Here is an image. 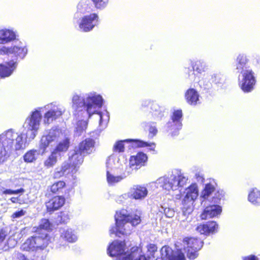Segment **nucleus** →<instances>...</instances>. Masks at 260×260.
<instances>
[{"label": "nucleus", "mask_w": 260, "mask_h": 260, "mask_svg": "<svg viewBox=\"0 0 260 260\" xmlns=\"http://www.w3.org/2000/svg\"><path fill=\"white\" fill-rule=\"evenodd\" d=\"M42 110L37 108L30 113L23 123L22 132L10 129L0 135V162L5 160L8 151L24 149L25 144L36 137L41 126Z\"/></svg>", "instance_id": "f257e3e1"}, {"label": "nucleus", "mask_w": 260, "mask_h": 260, "mask_svg": "<svg viewBox=\"0 0 260 260\" xmlns=\"http://www.w3.org/2000/svg\"><path fill=\"white\" fill-rule=\"evenodd\" d=\"M103 101L102 96L94 92L88 93L83 96L75 93L72 100L74 114L79 117L87 116L89 118L94 114V118L98 120L99 125L103 128L109 120V113L107 110L96 113L102 106Z\"/></svg>", "instance_id": "f03ea898"}, {"label": "nucleus", "mask_w": 260, "mask_h": 260, "mask_svg": "<svg viewBox=\"0 0 260 260\" xmlns=\"http://www.w3.org/2000/svg\"><path fill=\"white\" fill-rule=\"evenodd\" d=\"M115 218L116 226L110 230V233L119 237L122 235H129L134 227L139 224L141 221L140 212L128 214L127 211L124 209L117 211Z\"/></svg>", "instance_id": "7ed1b4c3"}, {"label": "nucleus", "mask_w": 260, "mask_h": 260, "mask_svg": "<svg viewBox=\"0 0 260 260\" xmlns=\"http://www.w3.org/2000/svg\"><path fill=\"white\" fill-rule=\"evenodd\" d=\"M62 136L61 131L59 128H52L47 135L42 137L39 143V149H32L25 153L23 155L24 161L28 163L35 162L40 155H42L46 153L48 147L54 145Z\"/></svg>", "instance_id": "20e7f679"}, {"label": "nucleus", "mask_w": 260, "mask_h": 260, "mask_svg": "<svg viewBox=\"0 0 260 260\" xmlns=\"http://www.w3.org/2000/svg\"><path fill=\"white\" fill-rule=\"evenodd\" d=\"M188 180V177L179 170H175L168 176L159 178L155 182L157 188L170 191L175 190L178 187L185 185Z\"/></svg>", "instance_id": "39448f33"}, {"label": "nucleus", "mask_w": 260, "mask_h": 260, "mask_svg": "<svg viewBox=\"0 0 260 260\" xmlns=\"http://www.w3.org/2000/svg\"><path fill=\"white\" fill-rule=\"evenodd\" d=\"M199 195L198 185L192 184L186 188L184 191L183 198L182 200V215L178 216V220L184 221L187 219L186 216L190 214L193 210V203Z\"/></svg>", "instance_id": "423d86ee"}, {"label": "nucleus", "mask_w": 260, "mask_h": 260, "mask_svg": "<svg viewBox=\"0 0 260 260\" xmlns=\"http://www.w3.org/2000/svg\"><path fill=\"white\" fill-rule=\"evenodd\" d=\"M138 247H133L131 252H125L124 243L116 240L112 242L109 246L107 252L111 256H116V260H131L132 257L136 256Z\"/></svg>", "instance_id": "0eeeda50"}, {"label": "nucleus", "mask_w": 260, "mask_h": 260, "mask_svg": "<svg viewBox=\"0 0 260 260\" xmlns=\"http://www.w3.org/2000/svg\"><path fill=\"white\" fill-rule=\"evenodd\" d=\"M223 197L222 191H217L212 198L211 204L207 206L201 215L202 219L218 217L222 211V208L218 204Z\"/></svg>", "instance_id": "6e6552de"}, {"label": "nucleus", "mask_w": 260, "mask_h": 260, "mask_svg": "<svg viewBox=\"0 0 260 260\" xmlns=\"http://www.w3.org/2000/svg\"><path fill=\"white\" fill-rule=\"evenodd\" d=\"M239 73L238 83L241 89L244 92H251L256 82L254 72L250 68H245L244 71Z\"/></svg>", "instance_id": "1a4fd4ad"}, {"label": "nucleus", "mask_w": 260, "mask_h": 260, "mask_svg": "<svg viewBox=\"0 0 260 260\" xmlns=\"http://www.w3.org/2000/svg\"><path fill=\"white\" fill-rule=\"evenodd\" d=\"M42 111H46L44 115L43 122L44 124H49L54 120L59 118L64 112V108L56 103H51L41 107Z\"/></svg>", "instance_id": "9d476101"}, {"label": "nucleus", "mask_w": 260, "mask_h": 260, "mask_svg": "<svg viewBox=\"0 0 260 260\" xmlns=\"http://www.w3.org/2000/svg\"><path fill=\"white\" fill-rule=\"evenodd\" d=\"M183 243L184 250L186 253L187 257L191 260L198 257V252L203 245V242L201 239L193 237L185 238Z\"/></svg>", "instance_id": "9b49d317"}, {"label": "nucleus", "mask_w": 260, "mask_h": 260, "mask_svg": "<svg viewBox=\"0 0 260 260\" xmlns=\"http://www.w3.org/2000/svg\"><path fill=\"white\" fill-rule=\"evenodd\" d=\"M27 53V49L21 42L15 44L10 47L3 46L0 48V55H13L15 57L23 58Z\"/></svg>", "instance_id": "f8f14e48"}, {"label": "nucleus", "mask_w": 260, "mask_h": 260, "mask_svg": "<svg viewBox=\"0 0 260 260\" xmlns=\"http://www.w3.org/2000/svg\"><path fill=\"white\" fill-rule=\"evenodd\" d=\"M133 142L134 146L140 147H148L151 150H154L155 148V144L153 143H148L138 140L126 139L124 140L118 141L115 143L113 146V151L117 152H122L124 151L125 142Z\"/></svg>", "instance_id": "ddd939ff"}, {"label": "nucleus", "mask_w": 260, "mask_h": 260, "mask_svg": "<svg viewBox=\"0 0 260 260\" xmlns=\"http://www.w3.org/2000/svg\"><path fill=\"white\" fill-rule=\"evenodd\" d=\"M161 257L155 260H185L184 253L181 249L173 251L171 248L164 246L161 249Z\"/></svg>", "instance_id": "4468645a"}, {"label": "nucleus", "mask_w": 260, "mask_h": 260, "mask_svg": "<svg viewBox=\"0 0 260 260\" xmlns=\"http://www.w3.org/2000/svg\"><path fill=\"white\" fill-rule=\"evenodd\" d=\"M98 16L96 14H91L83 17L79 23L80 29L84 32H87L96 25L98 22Z\"/></svg>", "instance_id": "2eb2a0df"}, {"label": "nucleus", "mask_w": 260, "mask_h": 260, "mask_svg": "<svg viewBox=\"0 0 260 260\" xmlns=\"http://www.w3.org/2000/svg\"><path fill=\"white\" fill-rule=\"evenodd\" d=\"M182 112L181 110H175L171 117V120L169 121L167 126L170 131H173V134L175 135L177 131L180 129L182 127Z\"/></svg>", "instance_id": "dca6fc26"}, {"label": "nucleus", "mask_w": 260, "mask_h": 260, "mask_svg": "<svg viewBox=\"0 0 260 260\" xmlns=\"http://www.w3.org/2000/svg\"><path fill=\"white\" fill-rule=\"evenodd\" d=\"M114 161L113 157H110L107 160V180L108 183L110 185H114L118 182H120L123 177L121 175L114 176L112 174L111 172L114 169L113 165Z\"/></svg>", "instance_id": "f3484780"}, {"label": "nucleus", "mask_w": 260, "mask_h": 260, "mask_svg": "<svg viewBox=\"0 0 260 260\" xmlns=\"http://www.w3.org/2000/svg\"><path fill=\"white\" fill-rule=\"evenodd\" d=\"M218 225L215 221H209L199 224L196 229V231L205 235L213 234L218 231Z\"/></svg>", "instance_id": "a211bd4d"}, {"label": "nucleus", "mask_w": 260, "mask_h": 260, "mask_svg": "<svg viewBox=\"0 0 260 260\" xmlns=\"http://www.w3.org/2000/svg\"><path fill=\"white\" fill-rule=\"evenodd\" d=\"M148 194L147 188L143 185H133L129 190V195L131 199L136 200H142L144 199Z\"/></svg>", "instance_id": "6ab92c4d"}, {"label": "nucleus", "mask_w": 260, "mask_h": 260, "mask_svg": "<svg viewBox=\"0 0 260 260\" xmlns=\"http://www.w3.org/2000/svg\"><path fill=\"white\" fill-rule=\"evenodd\" d=\"M17 66L16 61L13 59L5 64H0V77L6 78L12 75Z\"/></svg>", "instance_id": "aec40b11"}, {"label": "nucleus", "mask_w": 260, "mask_h": 260, "mask_svg": "<svg viewBox=\"0 0 260 260\" xmlns=\"http://www.w3.org/2000/svg\"><path fill=\"white\" fill-rule=\"evenodd\" d=\"M60 238L70 243H74L77 241L78 236L76 233L72 229L69 228H63L59 229Z\"/></svg>", "instance_id": "412c9836"}, {"label": "nucleus", "mask_w": 260, "mask_h": 260, "mask_svg": "<svg viewBox=\"0 0 260 260\" xmlns=\"http://www.w3.org/2000/svg\"><path fill=\"white\" fill-rule=\"evenodd\" d=\"M147 160V155L143 152H139L136 155L131 157L129 164L132 166H135V170H137L144 166Z\"/></svg>", "instance_id": "4be33fe9"}, {"label": "nucleus", "mask_w": 260, "mask_h": 260, "mask_svg": "<svg viewBox=\"0 0 260 260\" xmlns=\"http://www.w3.org/2000/svg\"><path fill=\"white\" fill-rule=\"evenodd\" d=\"M95 142L92 139H86L81 142L78 149L80 152L85 155L91 153L94 150Z\"/></svg>", "instance_id": "5701e85b"}, {"label": "nucleus", "mask_w": 260, "mask_h": 260, "mask_svg": "<svg viewBox=\"0 0 260 260\" xmlns=\"http://www.w3.org/2000/svg\"><path fill=\"white\" fill-rule=\"evenodd\" d=\"M84 155L80 152L78 148H76L73 152H71V155L69 156V161L74 167L75 172L77 171V167L83 161V156Z\"/></svg>", "instance_id": "b1692460"}, {"label": "nucleus", "mask_w": 260, "mask_h": 260, "mask_svg": "<svg viewBox=\"0 0 260 260\" xmlns=\"http://www.w3.org/2000/svg\"><path fill=\"white\" fill-rule=\"evenodd\" d=\"M65 199L62 196H56L46 203V205L48 211L56 210L64 204Z\"/></svg>", "instance_id": "393cba45"}, {"label": "nucleus", "mask_w": 260, "mask_h": 260, "mask_svg": "<svg viewBox=\"0 0 260 260\" xmlns=\"http://www.w3.org/2000/svg\"><path fill=\"white\" fill-rule=\"evenodd\" d=\"M34 238L36 240L38 249H43L49 244L50 238L47 233L43 232L34 236Z\"/></svg>", "instance_id": "a878e982"}, {"label": "nucleus", "mask_w": 260, "mask_h": 260, "mask_svg": "<svg viewBox=\"0 0 260 260\" xmlns=\"http://www.w3.org/2000/svg\"><path fill=\"white\" fill-rule=\"evenodd\" d=\"M16 39L14 31L8 29H0V44H6Z\"/></svg>", "instance_id": "bb28decb"}, {"label": "nucleus", "mask_w": 260, "mask_h": 260, "mask_svg": "<svg viewBox=\"0 0 260 260\" xmlns=\"http://www.w3.org/2000/svg\"><path fill=\"white\" fill-rule=\"evenodd\" d=\"M70 171L72 173L75 172L74 167H72L70 162H64L60 168H57L55 169L54 177V178H59L69 173Z\"/></svg>", "instance_id": "cd10ccee"}, {"label": "nucleus", "mask_w": 260, "mask_h": 260, "mask_svg": "<svg viewBox=\"0 0 260 260\" xmlns=\"http://www.w3.org/2000/svg\"><path fill=\"white\" fill-rule=\"evenodd\" d=\"M249 62L248 57L243 53L239 54L236 57L235 60L236 70L238 72H240L245 70L246 64Z\"/></svg>", "instance_id": "c85d7f7f"}, {"label": "nucleus", "mask_w": 260, "mask_h": 260, "mask_svg": "<svg viewBox=\"0 0 260 260\" xmlns=\"http://www.w3.org/2000/svg\"><path fill=\"white\" fill-rule=\"evenodd\" d=\"M185 98L189 105H196L200 103L199 93L193 88L187 90L185 93Z\"/></svg>", "instance_id": "c756f323"}, {"label": "nucleus", "mask_w": 260, "mask_h": 260, "mask_svg": "<svg viewBox=\"0 0 260 260\" xmlns=\"http://www.w3.org/2000/svg\"><path fill=\"white\" fill-rule=\"evenodd\" d=\"M70 143V138L69 137L65 136L63 139L58 143L53 151L58 155H59V153L64 152L67 151L69 148Z\"/></svg>", "instance_id": "7c9ffc66"}, {"label": "nucleus", "mask_w": 260, "mask_h": 260, "mask_svg": "<svg viewBox=\"0 0 260 260\" xmlns=\"http://www.w3.org/2000/svg\"><path fill=\"white\" fill-rule=\"evenodd\" d=\"M248 200L254 205H259L260 191L256 188L251 189L248 194Z\"/></svg>", "instance_id": "2f4dec72"}, {"label": "nucleus", "mask_w": 260, "mask_h": 260, "mask_svg": "<svg viewBox=\"0 0 260 260\" xmlns=\"http://www.w3.org/2000/svg\"><path fill=\"white\" fill-rule=\"evenodd\" d=\"M193 71L201 74L206 71L207 66L206 62L202 60H199L192 62L191 63Z\"/></svg>", "instance_id": "473e14b6"}, {"label": "nucleus", "mask_w": 260, "mask_h": 260, "mask_svg": "<svg viewBox=\"0 0 260 260\" xmlns=\"http://www.w3.org/2000/svg\"><path fill=\"white\" fill-rule=\"evenodd\" d=\"M215 185L212 183H208L206 185L204 190L202 192L201 197L205 200H209L210 196L215 191Z\"/></svg>", "instance_id": "72a5a7b5"}, {"label": "nucleus", "mask_w": 260, "mask_h": 260, "mask_svg": "<svg viewBox=\"0 0 260 260\" xmlns=\"http://www.w3.org/2000/svg\"><path fill=\"white\" fill-rule=\"evenodd\" d=\"M23 249L29 251V250H36L38 249L37 243L36 240H35L34 237H31L28 238L22 245Z\"/></svg>", "instance_id": "f704fd0d"}, {"label": "nucleus", "mask_w": 260, "mask_h": 260, "mask_svg": "<svg viewBox=\"0 0 260 260\" xmlns=\"http://www.w3.org/2000/svg\"><path fill=\"white\" fill-rule=\"evenodd\" d=\"M91 8L89 6V1L87 0L81 1L77 5V14L78 13L84 14L90 11Z\"/></svg>", "instance_id": "c9c22d12"}, {"label": "nucleus", "mask_w": 260, "mask_h": 260, "mask_svg": "<svg viewBox=\"0 0 260 260\" xmlns=\"http://www.w3.org/2000/svg\"><path fill=\"white\" fill-rule=\"evenodd\" d=\"M59 155L52 151L51 154L44 160V165L47 168L53 167L57 162V158Z\"/></svg>", "instance_id": "e433bc0d"}, {"label": "nucleus", "mask_w": 260, "mask_h": 260, "mask_svg": "<svg viewBox=\"0 0 260 260\" xmlns=\"http://www.w3.org/2000/svg\"><path fill=\"white\" fill-rule=\"evenodd\" d=\"M87 123L85 120H79L77 122L75 128V135L79 137L82 135L86 128Z\"/></svg>", "instance_id": "4c0bfd02"}, {"label": "nucleus", "mask_w": 260, "mask_h": 260, "mask_svg": "<svg viewBox=\"0 0 260 260\" xmlns=\"http://www.w3.org/2000/svg\"><path fill=\"white\" fill-rule=\"evenodd\" d=\"M152 114L156 120H160L163 116V111L157 104H153L151 106Z\"/></svg>", "instance_id": "58836bf2"}, {"label": "nucleus", "mask_w": 260, "mask_h": 260, "mask_svg": "<svg viewBox=\"0 0 260 260\" xmlns=\"http://www.w3.org/2000/svg\"><path fill=\"white\" fill-rule=\"evenodd\" d=\"M64 186L65 183L63 181H58L51 186L50 190L53 193L60 192L62 191Z\"/></svg>", "instance_id": "ea45409f"}, {"label": "nucleus", "mask_w": 260, "mask_h": 260, "mask_svg": "<svg viewBox=\"0 0 260 260\" xmlns=\"http://www.w3.org/2000/svg\"><path fill=\"white\" fill-rule=\"evenodd\" d=\"M98 9H104L107 6L109 0H91Z\"/></svg>", "instance_id": "a19ab883"}, {"label": "nucleus", "mask_w": 260, "mask_h": 260, "mask_svg": "<svg viewBox=\"0 0 260 260\" xmlns=\"http://www.w3.org/2000/svg\"><path fill=\"white\" fill-rule=\"evenodd\" d=\"M212 80L216 84H222L224 81V77L220 73H215L212 75Z\"/></svg>", "instance_id": "79ce46f5"}, {"label": "nucleus", "mask_w": 260, "mask_h": 260, "mask_svg": "<svg viewBox=\"0 0 260 260\" xmlns=\"http://www.w3.org/2000/svg\"><path fill=\"white\" fill-rule=\"evenodd\" d=\"M159 211L164 212L165 215L169 218L172 217L174 215V210L170 208L161 206L159 209Z\"/></svg>", "instance_id": "37998d69"}, {"label": "nucleus", "mask_w": 260, "mask_h": 260, "mask_svg": "<svg viewBox=\"0 0 260 260\" xmlns=\"http://www.w3.org/2000/svg\"><path fill=\"white\" fill-rule=\"evenodd\" d=\"M58 219L61 223H67L70 220V215L68 212H62L58 216Z\"/></svg>", "instance_id": "c03bdc74"}, {"label": "nucleus", "mask_w": 260, "mask_h": 260, "mask_svg": "<svg viewBox=\"0 0 260 260\" xmlns=\"http://www.w3.org/2000/svg\"><path fill=\"white\" fill-rule=\"evenodd\" d=\"M51 224L49 221L47 219H43L41 221L39 225L40 230H44L45 231L44 232L47 233V231L50 229Z\"/></svg>", "instance_id": "a18cd8bd"}, {"label": "nucleus", "mask_w": 260, "mask_h": 260, "mask_svg": "<svg viewBox=\"0 0 260 260\" xmlns=\"http://www.w3.org/2000/svg\"><path fill=\"white\" fill-rule=\"evenodd\" d=\"M24 192L23 188H20L17 190H12L10 189H4L3 194H17L19 193H23Z\"/></svg>", "instance_id": "49530a36"}, {"label": "nucleus", "mask_w": 260, "mask_h": 260, "mask_svg": "<svg viewBox=\"0 0 260 260\" xmlns=\"http://www.w3.org/2000/svg\"><path fill=\"white\" fill-rule=\"evenodd\" d=\"M134 170H135V166H132L130 164L129 166L126 167L124 172L121 175L123 177V179L132 174Z\"/></svg>", "instance_id": "de8ad7c7"}, {"label": "nucleus", "mask_w": 260, "mask_h": 260, "mask_svg": "<svg viewBox=\"0 0 260 260\" xmlns=\"http://www.w3.org/2000/svg\"><path fill=\"white\" fill-rule=\"evenodd\" d=\"M148 252L150 253V255H153V253L156 251L157 247L154 244H150L147 245Z\"/></svg>", "instance_id": "09e8293b"}, {"label": "nucleus", "mask_w": 260, "mask_h": 260, "mask_svg": "<svg viewBox=\"0 0 260 260\" xmlns=\"http://www.w3.org/2000/svg\"><path fill=\"white\" fill-rule=\"evenodd\" d=\"M128 198H131V196L129 195V191L119 197L117 199V202H119L120 203H122L125 200Z\"/></svg>", "instance_id": "8fccbe9b"}, {"label": "nucleus", "mask_w": 260, "mask_h": 260, "mask_svg": "<svg viewBox=\"0 0 260 260\" xmlns=\"http://www.w3.org/2000/svg\"><path fill=\"white\" fill-rule=\"evenodd\" d=\"M25 213V211H24L23 210H21L20 211H17V212H15V213H14L12 215V217L13 218H19V217L24 215Z\"/></svg>", "instance_id": "3c124183"}, {"label": "nucleus", "mask_w": 260, "mask_h": 260, "mask_svg": "<svg viewBox=\"0 0 260 260\" xmlns=\"http://www.w3.org/2000/svg\"><path fill=\"white\" fill-rule=\"evenodd\" d=\"M139 248H138V250L136 251V252L137 253L136 256H135L134 257H132L131 260L133 259V258H135L134 260H147V259L144 255H139Z\"/></svg>", "instance_id": "603ef678"}, {"label": "nucleus", "mask_w": 260, "mask_h": 260, "mask_svg": "<svg viewBox=\"0 0 260 260\" xmlns=\"http://www.w3.org/2000/svg\"><path fill=\"white\" fill-rule=\"evenodd\" d=\"M149 135H151V137L154 136L157 132V130L156 128V127L155 126H151L149 127Z\"/></svg>", "instance_id": "864d4df0"}, {"label": "nucleus", "mask_w": 260, "mask_h": 260, "mask_svg": "<svg viewBox=\"0 0 260 260\" xmlns=\"http://www.w3.org/2000/svg\"><path fill=\"white\" fill-rule=\"evenodd\" d=\"M6 235V232L3 230H1L0 232V243L5 240Z\"/></svg>", "instance_id": "5fc2aeb1"}, {"label": "nucleus", "mask_w": 260, "mask_h": 260, "mask_svg": "<svg viewBox=\"0 0 260 260\" xmlns=\"http://www.w3.org/2000/svg\"><path fill=\"white\" fill-rule=\"evenodd\" d=\"M18 258L19 260H29L22 254L18 255Z\"/></svg>", "instance_id": "6e6d98bb"}, {"label": "nucleus", "mask_w": 260, "mask_h": 260, "mask_svg": "<svg viewBox=\"0 0 260 260\" xmlns=\"http://www.w3.org/2000/svg\"><path fill=\"white\" fill-rule=\"evenodd\" d=\"M10 200L11 201V202L12 203H15L17 202L18 199L17 198L13 197V198H11Z\"/></svg>", "instance_id": "4d7b16f0"}, {"label": "nucleus", "mask_w": 260, "mask_h": 260, "mask_svg": "<svg viewBox=\"0 0 260 260\" xmlns=\"http://www.w3.org/2000/svg\"><path fill=\"white\" fill-rule=\"evenodd\" d=\"M11 242H13L14 243H15V241L13 239H12V238H9V240H8V246L9 247H12V245H9V243Z\"/></svg>", "instance_id": "13d9d810"}, {"label": "nucleus", "mask_w": 260, "mask_h": 260, "mask_svg": "<svg viewBox=\"0 0 260 260\" xmlns=\"http://www.w3.org/2000/svg\"><path fill=\"white\" fill-rule=\"evenodd\" d=\"M4 189V188L0 185V194H3V191Z\"/></svg>", "instance_id": "bf43d9fd"}, {"label": "nucleus", "mask_w": 260, "mask_h": 260, "mask_svg": "<svg viewBox=\"0 0 260 260\" xmlns=\"http://www.w3.org/2000/svg\"><path fill=\"white\" fill-rule=\"evenodd\" d=\"M175 199L177 200H179L181 199V195L180 194H176L175 196Z\"/></svg>", "instance_id": "052dcab7"}, {"label": "nucleus", "mask_w": 260, "mask_h": 260, "mask_svg": "<svg viewBox=\"0 0 260 260\" xmlns=\"http://www.w3.org/2000/svg\"><path fill=\"white\" fill-rule=\"evenodd\" d=\"M200 179H201V182H203L204 179L202 177H200L199 180Z\"/></svg>", "instance_id": "680f3d73"}]
</instances>
